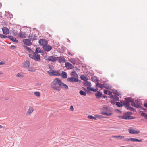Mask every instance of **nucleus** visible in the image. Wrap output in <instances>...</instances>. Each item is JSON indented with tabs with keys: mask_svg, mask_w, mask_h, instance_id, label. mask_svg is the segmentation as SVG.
Returning <instances> with one entry per match:
<instances>
[{
	"mask_svg": "<svg viewBox=\"0 0 147 147\" xmlns=\"http://www.w3.org/2000/svg\"><path fill=\"white\" fill-rule=\"evenodd\" d=\"M61 81L59 78H55L51 83V88L57 92L59 91L60 90V86Z\"/></svg>",
	"mask_w": 147,
	"mask_h": 147,
	"instance_id": "obj_1",
	"label": "nucleus"
},
{
	"mask_svg": "<svg viewBox=\"0 0 147 147\" xmlns=\"http://www.w3.org/2000/svg\"><path fill=\"white\" fill-rule=\"evenodd\" d=\"M102 111L101 112L102 115L107 116H110L112 115V113L109 107H104L102 108Z\"/></svg>",
	"mask_w": 147,
	"mask_h": 147,
	"instance_id": "obj_2",
	"label": "nucleus"
},
{
	"mask_svg": "<svg viewBox=\"0 0 147 147\" xmlns=\"http://www.w3.org/2000/svg\"><path fill=\"white\" fill-rule=\"evenodd\" d=\"M29 57L35 61H39L40 60V56L38 53L33 52V54H30L29 55Z\"/></svg>",
	"mask_w": 147,
	"mask_h": 147,
	"instance_id": "obj_3",
	"label": "nucleus"
},
{
	"mask_svg": "<svg viewBox=\"0 0 147 147\" xmlns=\"http://www.w3.org/2000/svg\"><path fill=\"white\" fill-rule=\"evenodd\" d=\"M142 105V102L139 99H137L135 101L134 100L133 102L131 103L132 106L137 108H141Z\"/></svg>",
	"mask_w": 147,
	"mask_h": 147,
	"instance_id": "obj_4",
	"label": "nucleus"
},
{
	"mask_svg": "<svg viewBox=\"0 0 147 147\" xmlns=\"http://www.w3.org/2000/svg\"><path fill=\"white\" fill-rule=\"evenodd\" d=\"M47 72L50 75L52 76H61V74L59 72L56 70H50L48 71Z\"/></svg>",
	"mask_w": 147,
	"mask_h": 147,
	"instance_id": "obj_5",
	"label": "nucleus"
},
{
	"mask_svg": "<svg viewBox=\"0 0 147 147\" xmlns=\"http://www.w3.org/2000/svg\"><path fill=\"white\" fill-rule=\"evenodd\" d=\"M67 80L71 82H76L79 81L78 78L74 77L68 78H67Z\"/></svg>",
	"mask_w": 147,
	"mask_h": 147,
	"instance_id": "obj_6",
	"label": "nucleus"
},
{
	"mask_svg": "<svg viewBox=\"0 0 147 147\" xmlns=\"http://www.w3.org/2000/svg\"><path fill=\"white\" fill-rule=\"evenodd\" d=\"M38 43L40 46H45L48 43L47 41L44 39H41L39 40Z\"/></svg>",
	"mask_w": 147,
	"mask_h": 147,
	"instance_id": "obj_7",
	"label": "nucleus"
},
{
	"mask_svg": "<svg viewBox=\"0 0 147 147\" xmlns=\"http://www.w3.org/2000/svg\"><path fill=\"white\" fill-rule=\"evenodd\" d=\"M132 114V113L131 112H128L125 113V114L123 116H121V118L122 119L128 120L129 115H131Z\"/></svg>",
	"mask_w": 147,
	"mask_h": 147,
	"instance_id": "obj_8",
	"label": "nucleus"
},
{
	"mask_svg": "<svg viewBox=\"0 0 147 147\" xmlns=\"http://www.w3.org/2000/svg\"><path fill=\"white\" fill-rule=\"evenodd\" d=\"M60 87V89L61 88H62L65 90H67L69 89L68 85L62 82L61 81Z\"/></svg>",
	"mask_w": 147,
	"mask_h": 147,
	"instance_id": "obj_9",
	"label": "nucleus"
},
{
	"mask_svg": "<svg viewBox=\"0 0 147 147\" xmlns=\"http://www.w3.org/2000/svg\"><path fill=\"white\" fill-rule=\"evenodd\" d=\"M44 50L45 51L48 52L50 51L52 49V47L47 44L45 46H44L43 47Z\"/></svg>",
	"mask_w": 147,
	"mask_h": 147,
	"instance_id": "obj_10",
	"label": "nucleus"
},
{
	"mask_svg": "<svg viewBox=\"0 0 147 147\" xmlns=\"http://www.w3.org/2000/svg\"><path fill=\"white\" fill-rule=\"evenodd\" d=\"M23 42L25 44L28 46H30L32 44V42L30 39H24L23 40Z\"/></svg>",
	"mask_w": 147,
	"mask_h": 147,
	"instance_id": "obj_11",
	"label": "nucleus"
},
{
	"mask_svg": "<svg viewBox=\"0 0 147 147\" xmlns=\"http://www.w3.org/2000/svg\"><path fill=\"white\" fill-rule=\"evenodd\" d=\"M57 57H55L54 56H49L47 60H48L49 61H51L52 62H54L57 60Z\"/></svg>",
	"mask_w": 147,
	"mask_h": 147,
	"instance_id": "obj_12",
	"label": "nucleus"
},
{
	"mask_svg": "<svg viewBox=\"0 0 147 147\" xmlns=\"http://www.w3.org/2000/svg\"><path fill=\"white\" fill-rule=\"evenodd\" d=\"M129 132L131 134H136L140 133V131L138 130H135L131 128H130L128 130Z\"/></svg>",
	"mask_w": 147,
	"mask_h": 147,
	"instance_id": "obj_13",
	"label": "nucleus"
},
{
	"mask_svg": "<svg viewBox=\"0 0 147 147\" xmlns=\"http://www.w3.org/2000/svg\"><path fill=\"white\" fill-rule=\"evenodd\" d=\"M2 30L3 34L7 35L9 33V30L7 28L3 27L2 28Z\"/></svg>",
	"mask_w": 147,
	"mask_h": 147,
	"instance_id": "obj_14",
	"label": "nucleus"
},
{
	"mask_svg": "<svg viewBox=\"0 0 147 147\" xmlns=\"http://www.w3.org/2000/svg\"><path fill=\"white\" fill-rule=\"evenodd\" d=\"M22 66L24 68H28L30 66V62L28 60H27L24 62L22 64Z\"/></svg>",
	"mask_w": 147,
	"mask_h": 147,
	"instance_id": "obj_15",
	"label": "nucleus"
},
{
	"mask_svg": "<svg viewBox=\"0 0 147 147\" xmlns=\"http://www.w3.org/2000/svg\"><path fill=\"white\" fill-rule=\"evenodd\" d=\"M124 99L129 103V102L133 103L134 100V98L131 97L125 98H124Z\"/></svg>",
	"mask_w": 147,
	"mask_h": 147,
	"instance_id": "obj_16",
	"label": "nucleus"
},
{
	"mask_svg": "<svg viewBox=\"0 0 147 147\" xmlns=\"http://www.w3.org/2000/svg\"><path fill=\"white\" fill-rule=\"evenodd\" d=\"M121 102L123 104V105L126 107L127 108L130 105L129 103L126 101L121 100Z\"/></svg>",
	"mask_w": 147,
	"mask_h": 147,
	"instance_id": "obj_17",
	"label": "nucleus"
},
{
	"mask_svg": "<svg viewBox=\"0 0 147 147\" xmlns=\"http://www.w3.org/2000/svg\"><path fill=\"white\" fill-rule=\"evenodd\" d=\"M57 60H58V62L60 63H64L65 61V59L63 57H57Z\"/></svg>",
	"mask_w": 147,
	"mask_h": 147,
	"instance_id": "obj_18",
	"label": "nucleus"
},
{
	"mask_svg": "<svg viewBox=\"0 0 147 147\" xmlns=\"http://www.w3.org/2000/svg\"><path fill=\"white\" fill-rule=\"evenodd\" d=\"M33 111L34 109L33 107H30L26 113L27 115H30L33 112Z\"/></svg>",
	"mask_w": 147,
	"mask_h": 147,
	"instance_id": "obj_19",
	"label": "nucleus"
},
{
	"mask_svg": "<svg viewBox=\"0 0 147 147\" xmlns=\"http://www.w3.org/2000/svg\"><path fill=\"white\" fill-rule=\"evenodd\" d=\"M29 37L30 39L32 40H35L37 39V36L33 35V34H30L29 35Z\"/></svg>",
	"mask_w": 147,
	"mask_h": 147,
	"instance_id": "obj_20",
	"label": "nucleus"
},
{
	"mask_svg": "<svg viewBox=\"0 0 147 147\" xmlns=\"http://www.w3.org/2000/svg\"><path fill=\"white\" fill-rule=\"evenodd\" d=\"M110 98L117 101H119V98L117 96L114 95H111Z\"/></svg>",
	"mask_w": 147,
	"mask_h": 147,
	"instance_id": "obj_21",
	"label": "nucleus"
},
{
	"mask_svg": "<svg viewBox=\"0 0 147 147\" xmlns=\"http://www.w3.org/2000/svg\"><path fill=\"white\" fill-rule=\"evenodd\" d=\"M61 76L63 78L65 79L67 78V73L64 71H62L61 74Z\"/></svg>",
	"mask_w": 147,
	"mask_h": 147,
	"instance_id": "obj_22",
	"label": "nucleus"
},
{
	"mask_svg": "<svg viewBox=\"0 0 147 147\" xmlns=\"http://www.w3.org/2000/svg\"><path fill=\"white\" fill-rule=\"evenodd\" d=\"M104 88L110 90L111 88V87L109 84H103V88Z\"/></svg>",
	"mask_w": 147,
	"mask_h": 147,
	"instance_id": "obj_23",
	"label": "nucleus"
},
{
	"mask_svg": "<svg viewBox=\"0 0 147 147\" xmlns=\"http://www.w3.org/2000/svg\"><path fill=\"white\" fill-rule=\"evenodd\" d=\"M8 38L15 43H18V40L15 38H14L12 36H9Z\"/></svg>",
	"mask_w": 147,
	"mask_h": 147,
	"instance_id": "obj_24",
	"label": "nucleus"
},
{
	"mask_svg": "<svg viewBox=\"0 0 147 147\" xmlns=\"http://www.w3.org/2000/svg\"><path fill=\"white\" fill-rule=\"evenodd\" d=\"M102 93L101 92L97 91V93L95 94V96L97 98L102 97Z\"/></svg>",
	"mask_w": 147,
	"mask_h": 147,
	"instance_id": "obj_25",
	"label": "nucleus"
},
{
	"mask_svg": "<svg viewBox=\"0 0 147 147\" xmlns=\"http://www.w3.org/2000/svg\"><path fill=\"white\" fill-rule=\"evenodd\" d=\"M65 66L68 69H71L72 68V65L69 62H67L65 64Z\"/></svg>",
	"mask_w": 147,
	"mask_h": 147,
	"instance_id": "obj_26",
	"label": "nucleus"
},
{
	"mask_svg": "<svg viewBox=\"0 0 147 147\" xmlns=\"http://www.w3.org/2000/svg\"><path fill=\"white\" fill-rule=\"evenodd\" d=\"M70 75L72 77H77L78 78V76L76 73L75 71L71 72Z\"/></svg>",
	"mask_w": 147,
	"mask_h": 147,
	"instance_id": "obj_27",
	"label": "nucleus"
},
{
	"mask_svg": "<svg viewBox=\"0 0 147 147\" xmlns=\"http://www.w3.org/2000/svg\"><path fill=\"white\" fill-rule=\"evenodd\" d=\"M80 78L82 80L84 81V82L88 80V77L87 76H85L84 75L81 76Z\"/></svg>",
	"mask_w": 147,
	"mask_h": 147,
	"instance_id": "obj_28",
	"label": "nucleus"
},
{
	"mask_svg": "<svg viewBox=\"0 0 147 147\" xmlns=\"http://www.w3.org/2000/svg\"><path fill=\"white\" fill-rule=\"evenodd\" d=\"M18 36L20 38H24L26 37V35L25 33L21 32L19 34Z\"/></svg>",
	"mask_w": 147,
	"mask_h": 147,
	"instance_id": "obj_29",
	"label": "nucleus"
},
{
	"mask_svg": "<svg viewBox=\"0 0 147 147\" xmlns=\"http://www.w3.org/2000/svg\"><path fill=\"white\" fill-rule=\"evenodd\" d=\"M113 93L114 94L117 96H119L121 95V93L120 92L115 90H113Z\"/></svg>",
	"mask_w": 147,
	"mask_h": 147,
	"instance_id": "obj_30",
	"label": "nucleus"
},
{
	"mask_svg": "<svg viewBox=\"0 0 147 147\" xmlns=\"http://www.w3.org/2000/svg\"><path fill=\"white\" fill-rule=\"evenodd\" d=\"M112 137L115 138L117 139L119 138L121 139H123L124 138V136L121 135L113 136H112Z\"/></svg>",
	"mask_w": 147,
	"mask_h": 147,
	"instance_id": "obj_31",
	"label": "nucleus"
},
{
	"mask_svg": "<svg viewBox=\"0 0 147 147\" xmlns=\"http://www.w3.org/2000/svg\"><path fill=\"white\" fill-rule=\"evenodd\" d=\"M83 83L86 86L90 87L91 86V83L90 82L87 81V80L85 82H84Z\"/></svg>",
	"mask_w": 147,
	"mask_h": 147,
	"instance_id": "obj_32",
	"label": "nucleus"
},
{
	"mask_svg": "<svg viewBox=\"0 0 147 147\" xmlns=\"http://www.w3.org/2000/svg\"><path fill=\"white\" fill-rule=\"evenodd\" d=\"M96 87H98L99 88L102 89L103 88V84H102L98 82H97L96 84Z\"/></svg>",
	"mask_w": 147,
	"mask_h": 147,
	"instance_id": "obj_33",
	"label": "nucleus"
},
{
	"mask_svg": "<svg viewBox=\"0 0 147 147\" xmlns=\"http://www.w3.org/2000/svg\"><path fill=\"white\" fill-rule=\"evenodd\" d=\"M92 80L94 82H96L99 81L97 77L95 76H92L91 78Z\"/></svg>",
	"mask_w": 147,
	"mask_h": 147,
	"instance_id": "obj_34",
	"label": "nucleus"
},
{
	"mask_svg": "<svg viewBox=\"0 0 147 147\" xmlns=\"http://www.w3.org/2000/svg\"><path fill=\"white\" fill-rule=\"evenodd\" d=\"M104 93L105 94H107L109 95H111L112 94V92L111 91L105 90H104Z\"/></svg>",
	"mask_w": 147,
	"mask_h": 147,
	"instance_id": "obj_35",
	"label": "nucleus"
},
{
	"mask_svg": "<svg viewBox=\"0 0 147 147\" xmlns=\"http://www.w3.org/2000/svg\"><path fill=\"white\" fill-rule=\"evenodd\" d=\"M43 52V51L42 50H41L39 48H36L35 52V53H42Z\"/></svg>",
	"mask_w": 147,
	"mask_h": 147,
	"instance_id": "obj_36",
	"label": "nucleus"
},
{
	"mask_svg": "<svg viewBox=\"0 0 147 147\" xmlns=\"http://www.w3.org/2000/svg\"><path fill=\"white\" fill-rule=\"evenodd\" d=\"M25 48L28 51V52L30 53L33 52V51H32V50L28 47L25 46Z\"/></svg>",
	"mask_w": 147,
	"mask_h": 147,
	"instance_id": "obj_37",
	"label": "nucleus"
},
{
	"mask_svg": "<svg viewBox=\"0 0 147 147\" xmlns=\"http://www.w3.org/2000/svg\"><path fill=\"white\" fill-rule=\"evenodd\" d=\"M88 118L90 119H94V120H96L97 118L93 116L92 115H88Z\"/></svg>",
	"mask_w": 147,
	"mask_h": 147,
	"instance_id": "obj_38",
	"label": "nucleus"
},
{
	"mask_svg": "<svg viewBox=\"0 0 147 147\" xmlns=\"http://www.w3.org/2000/svg\"><path fill=\"white\" fill-rule=\"evenodd\" d=\"M131 141L132 142H142V141L140 140H139L137 139H135L131 138Z\"/></svg>",
	"mask_w": 147,
	"mask_h": 147,
	"instance_id": "obj_39",
	"label": "nucleus"
},
{
	"mask_svg": "<svg viewBox=\"0 0 147 147\" xmlns=\"http://www.w3.org/2000/svg\"><path fill=\"white\" fill-rule=\"evenodd\" d=\"M116 104L117 106L119 107H121L123 106V104L121 103V102H116Z\"/></svg>",
	"mask_w": 147,
	"mask_h": 147,
	"instance_id": "obj_40",
	"label": "nucleus"
},
{
	"mask_svg": "<svg viewBox=\"0 0 147 147\" xmlns=\"http://www.w3.org/2000/svg\"><path fill=\"white\" fill-rule=\"evenodd\" d=\"M87 89L89 90H90L91 91H93L95 92L97 90H96V89H94V88H91V87H87Z\"/></svg>",
	"mask_w": 147,
	"mask_h": 147,
	"instance_id": "obj_41",
	"label": "nucleus"
},
{
	"mask_svg": "<svg viewBox=\"0 0 147 147\" xmlns=\"http://www.w3.org/2000/svg\"><path fill=\"white\" fill-rule=\"evenodd\" d=\"M79 93L81 95L86 96V95L85 92L82 90L80 91L79 92Z\"/></svg>",
	"mask_w": 147,
	"mask_h": 147,
	"instance_id": "obj_42",
	"label": "nucleus"
},
{
	"mask_svg": "<svg viewBox=\"0 0 147 147\" xmlns=\"http://www.w3.org/2000/svg\"><path fill=\"white\" fill-rule=\"evenodd\" d=\"M127 109V110L131 111H134V109L133 108L130 107L129 106Z\"/></svg>",
	"mask_w": 147,
	"mask_h": 147,
	"instance_id": "obj_43",
	"label": "nucleus"
},
{
	"mask_svg": "<svg viewBox=\"0 0 147 147\" xmlns=\"http://www.w3.org/2000/svg\"><path fill=\"white\" fill-rule=\"evenodd\" d=\"M16 76L19 77H22L24 76V75L21 73H18L16 75Z\"/></svg>",
	"mask_w": 147,
	"mask_h": 147,
	"instance_id": "obj_44",
	"label": "nucleus"
},
{
	"mask_svg": "<svg viewBox=\"0 0 147 147\" xmlns=\"http://www.w3.org/2000/svg\"><path fill=\"white\" fill-rule=\"evenodd\" d=\"M131 138H125L123 140V141H131Z\"/></svg>",
	"mask_w": 147,
	"mask_h": 147,
	"instance_id": "obj_45",
	"label": "nucleus"
},
{
	"mask_svg": "<svg viewBox=\"0 0 147 147\" xmlns=\"http://www.w3.org/2000/svg\"><path fill=\"white\" fill-rule=\"evenodd\" d=\"M7 36L6 35H4L2 34H0V38H7Z\"/></svg>",
	"mask_w": 147,
	"mask_h": 147,
	"instance_id": "obj_46",
	"label": "nucleus"
},
{
	"mask_svg": "<svg viewBox=\"0 0 147 147\" xmlns=\"http://www.w3.org/2000/svg\"><path fill=\"white\" fill-rule=\"evenodd\" d=\"M35 95L37 96H40V94L39 92H34Z\"/></svg>",
	"mask_w": 147,
	"mask_h": 147,
	"instance_id": "obj_47",
	"label": "nucleus"
},
{
	"mask_svg": "<svg viewBox=\"0 0 147 147\" xmlns=\"http://www.w3.org/2000/svg\"><path fill=\"white\" fill-rule=\"evenodd\" d=\"M7 14L9 15V17H8L9 18H13L12 15L9 12H8L7 13Z\"/></svg>",
	"mask_w": 147,
	"mask_h": 147,
	"instance_id": "obj_48",
	"label": "nucleus"
},
{
	"mask_svg": "<svg viewBox=\"0 0 147 147\" xmlns=\"http://www.w3.org/2000/svg\"><path fill=\"white\" fill-rule=\"evenodd\" d=\"M68 54L71 56H73L74 55V53L71 51H68Z\"/></svg>",
	"mask_w": 147,
	"mask_h": 147,
	"instance_id": "obj_49",
	"label": "nucleus"
},
{
	"mask_svg": "<svg viewBox=\"0 0 147 147\" xmlns=\"http://www.w3.org/2000/svg\"><path fill=\"white\" fill-rule=\"evenodd\" d=\"M135 118V117L132 116H130V115H129L128 120L133 119H134Z\"/></svg>",
	"mask_w": 147,
	"mask_h": 147,
	"instance_id": "obj_50",
	"label": "nucleus"
},
{
	"mask_svg": "<svg viewBox=\"0 0 147 147\" xmlns=\"http://www.w3.org/2000/svg\"><path fill=\"white\" fill-rule=\"evenodd\" d=\"M146 114H146L145 113H144L143 112H142V113L141 114V116H144V117H145L146 115Z\"/></svg>",
	"mask_w": 147,
	"mask_h": 147,
	"instance_id": "obj_51",
	"label": "nucleus"
},
{
	"mask_svg": "<svg viewBox=\"0 0 147 147\" xmlns=\"http://www.w3.org/2000/svg\"><path fill=\"white\" fill-rule=\"evenodd\" d=\"M70 110L71 111H73L74 110V107H73V106H71L70 107Z\"/></svg>",
	"mask_w": 147,
	"mask_h": 147,
	"instance_id": "obj_52",
	"label": "nucleus"
},
{
	"mask_svg": "<svg viewBox=\"0 0 147 147\" xmlns=\"http://www.w3.org/2000/svg\"><path fill=\"white\" fill-rule=\"evenodd\" d=\"M111 103L112 104H114L115 103H116V102H115L114 101H112L111 102Z\"/></svg>",
	"mask_w": 147,
	"mask_h": 147,
	"instance_id": "obj_53",
	"label": "nucleus"
},
{
	"mask_svg": "<svg viewBox=\"0 0 147 147\" xmlns=\"http://www.w3.org/2000/svg\"><path fill=\"white\" fill-rule=\"evenodd\" d=\"M144 106L146 107L147 108V103H144Z\"/></svg>",
	"mask_w": 147,
	"mask_h": 147,
	"instance_id": "obj_54",
	"label": "nucleus"
},
{
	"mask_svg": "<svg viewBox=\"0 0 147 147\" xmlns=\"http://www.w3.org/2000/svg\"><path fill=\"white\" fill-rule=\"evenodd\" d=\"M4 63L2 61H1V62H0V65H3Z\"/></svg>",
	"mask_w": 147,
	"mask_h": 147,
	"instance_id": "obj_55",
	"label": "nucleus"
},
{
	"mask_svg": "<svg viewBox=\"0 0 147 147\" xmlns=\"http://www.w3.org/2000/svg\"><path fill=\"white\" fill-rule=\"evenodd\" d=\"M74 60V59H71V60H72L73 61H71V62L73 63H75V62H73V60Z\"/></svg>",
	"mask_w": 147,
	"mask_h": 147,
	"instance_id": "obj_56",
	"label": "nucleus"
},
{
	"mask_svg": "<svg viewBox=\"0 0 147 147\" xmlns=\"http://www.w3.org/2000/svg\"><path fill=\"white\" fill-rule=\"evenodd\" d=\"M11 47H13V49H14L16 47L15 46H14V45H12L11 46Z\"/></svg>",
	"mask_w": 147,
	"mask_h": 147,
	"instance_id": "obj_57",
	"label": "nucleus"
},
{
	"mask_svg": "<svg viewBox=\"0 0 147 147\" xmlns=\"http://www.w3.org/2000/svg\"><path fill=\"white\" fill-rule=\"evenodd\" d=\"M107 97V96L103 95V96H102V97H103L104 98H106Z\"/></svg>",
	"mask_w": 147,
	"mask_h": 147,
	"instance_id": "obj_58",
	"label": "nucleus"
},
{
	"mask_svg": "<svg viewBox=\"0 0 147 147\" xmlns=\"http://www.w3.org/2000/svg\"><path fill=\"white\" fill-rule=\"evenodd\" d=\"M98 117H100V118H103V117L102 116V115H101L100 116H98Z\"/></svg>",
	"mask_w": 147,
	"mask_h": 147,
	"instance_id": "obj_59",
	"label": "nucleus"
},
{
	"mask_svg": "<svg viewBox=\"0 0 147 147\" xmlns=\"http://www.w3.org/2000/svg\"><path fill=\"white\" fill-rule=\"evenodd\" d=\"M145 117L146 119H147V114H146V116Z\"/></svg>",
	"mask_w": 147,
	"mask_h": 147,
	"instance_id": "obj_60",
	"label": "nucleus"
},
{
	"mask_svg": "<svg viewBox=\"0 0 147 147\" xmlns=\"http://www.w3.org/2000/svg\"><path fill=\"white\" fill-rule=\"evenodd\" d=\"M3 74V72L0 71V74Z\"/></svg>",
	"mask_w": 147,
	"mask_h": 147,
	"instance_id": "obj_61",
	"label": "nucleus"
},
{
	"mask_svg": "<svg viewBox=\"0 0 147 147\" xmlns=\"http://www.w3.org/2000/svg\"><path fill=\"white\" fill-rule=\"evenodd\" d=\"M2 128H3V127L2 126L0 125V129Z\"/></svg>",
	"mask_w": 147,
	"mask_h": 147,
	"instance_id": "obj_62",
	"label": "nucleus"
},
{
	"mask_svg": "<svg viewBox=\"0 0 147 147\" xmlns=\"http://www.w3.org/2000/svg\"><path fill=\"white\" fill-rule=\"evenodd\" d=\"M29 71H32L31 70H29Z\"/></svg>",
	"mask_w": 147,
	"mask_h": 147,
	"instance_id": "obj_63",
	"label": "nucleus"
}]
</instances>
